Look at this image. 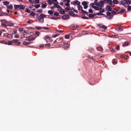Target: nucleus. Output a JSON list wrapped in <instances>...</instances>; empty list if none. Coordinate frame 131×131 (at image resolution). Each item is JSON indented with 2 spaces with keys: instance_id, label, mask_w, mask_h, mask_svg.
I'll return each mask as SVG.
<instances>
[{
  "instance_id": "obj_1",
  "label": "nucleus",
  "mask_w": 131,
  "mask_h": 131,
  "mask_svg": "<svg viewBox=\"0 0 131 131\" xmlns=\"http://www.w3.org/2000/svg\"><path fill=\"white\" fill-rule=\"evenodd\" d=\"M1 22L2 23L1 25L2 26H3L5 27H6L7 26L6 24H7V21L5 19H3L1 20Z\"/></svg>"
},
{
  "instance_id": "obj_2",
  "label": "nucleus",
  "mask_w": 131,
  "mask_h": 131,
  "mask_svg": "<svg viewBox=\"0 0 131 131\" xmlns=\"http://www.w3.org/2000/svg\"><path fill=\"white\" fill-rule=\"evenodd\" d=\"M1 43H2L8 45H11L13 43V40L12 41L9 40L7 42L5 41H2Z\"/></svg>"
},
{
  "instance_id": "obj_3",
  "label": "nucleus",
  "mask_w": 131,
  "mask_h": 131,
  "mask_svg": "<svg viewBox=\"0 0 131 131\" xmlns=\"http://www.w3.org/2000/svg\"><path fill=\"white\" fill-rule=\"evenodd\" d=\"M13 43H14V44L16 46H19L21 44V42H19L17 39L13 40Z\"/></svg>"
},
{
  "instance_id": "obj_4",
  "label": "nucleus",
  "mask_w": 131,
  "mask_h": 131,
  "mask_svg": "<svg viewBox=\"0 0 131 131\" xmlns=\"http://www.w3.org/2000/svg\"><path fill=\"white\" fill-rule=\"evenodd\" d=\"M38 19L39 22L42 23L44 22V18L40 15L38 17Z\"/></svg>"
},
{
  "instance_id": "obj_5",
  "label": "nucleus",
  "mask_w": 131,
  "mask_h": 131,
  "mask_svg": "<svg viewBox=\"0 0 131 131\" xmlns=\"http://www.w3.org/2000/svg\"><path fill=\"white\" fill-rule=\"evenodd\" d=\"M104 5V4L103 3V2L102 1H101L99 2L97 4V6L99 7H103Z\"/></svg>"
},
{
  "instance_id": "obj_6",
  "label": "nucleus",
  "mask_w": 131,
  "mask_h": 131,
  "mask_svg": "<svg viewBox=\"0 0 131 131\" xmlns=\"http://www.w3.org/2000/svg\"><path fill=\"white\" fill-rule=\"evenodd\" d=\"M98 26L100 28H102L104 29H106L107 28V26L104 25H102L101 24H98Z\"/></svg>"
},
{
  "instance_id": "obj_7",
  "label": "nucleus",
  "mask_w": 131,
  "mask_h": 131,
  "mask_svg": "<svg viewBox=\"0 0 131 131\" xmlns=\"http://www.w3.org/2000/svg\"><path fill=\"white\" fill-rule=\"evenodd\" d=\"M70 47V45L68 43L64 44L63 46V48L64 49H66L67 48H69Z\"/></svg>"
},
{
  "instance_id": "obj_8",
  "label": "nucleus",
  "mask_w": 131,
  "mask_h": 131,
  "mask_svg": "<svg viewBox=\"0 0 131 131\" xmlns=\"http://www.w3.org/2000/svg\"><path fill=\"white\" fill-rule=\"evenodd\" d=\"M69 18V16L68 15H64L62 17V19L64 20H66L68 19Z\"/></svg>"
},
{
  "instance_id": "obj_9",
  "label": "nucleus",
  "mask_w": 131,
  "mask_h": 131,
  "mask_svg": "<svg viewBox=\"0 0 131 131\" xmlns=\"http://www.w3.org/2000/svg\"><path fill=\"white\" fill-rule=\"evenodd\" d=\"M47 6V3L45 2H43L41 3V8H45Z\"/></svg>"
},
{
  "instance_id": "obj_10",
  "label": "nucleus",
  "mask_w": 131,
  "mask_h": 131,
  "mask_svg": "<svg viewBox=\"0 0 131 131\" xmlns=\"http://www.w3.org/2000/svg\"><path fill=\"white\" fill-rule=\"evenodd\" d=\"M115 29L118 31H121L123 30V29L122 28V27L121 26L116 27Z\"/></svg>"
},
{
  "instance_id": "obj_11",
  "label": "nucleus",
  "mask_w": 131,
  "mask_h": 131,
  "mask_svg": "<svg viewBox=\"0 0 131 131\" xmlns=\"http://www.w3.org/2000/svg\"><path fill=\"white\" fill-rule=\"evenodd\" d=\"M63 39L62 38H59L57 39V41L58 43H61L62 42Z\"/></svg>"
},
{
  "instance_id": "obj_12",
  "label": "nucleus",
  "mask_w": 131,
  "mask_h": 131,
  "mask_svg": "<svg viewBox=\"0 0 131 131\" xmlns=\"http://www.w3.org/2000/svg\"><path fill=\"white\" fill-rule=\"evenodd\" d=\"M78 26L75 25H71L70 27V28L73 30H74L76 29L77 27H78Z\"/></svg>"
},
{
  "instance_id": "obj_13",
  "label": "nucleus",
  "mask_w": 131,
  "mask_h": 131,
  "mask_svg": "<svg viewBox=\"0 0 131 131\" xmlns=\"http://www.w3.org/2000/svg\"><path fill=\"white\" fill-rule=\"evenodd\" d=\"M106 9L108 11H111L112 10V8L109 5L107 6L106 7Z\"/></svg>"
},
{
  "instance_id": "obj_14",
  "label": "nucleus",
  "mask_w": 131,
  "mask_h": 131,
  "mask_svg": "<svg viewBox=\"0 0 131 131\" xmlns=\"http://www.w3.org/2000/svg\"><path fill=\"white\" fill-rule=\"evenodd\" d=\"M19 9H24L25 7V6L24 5H19Z\"/></svg>"
},
{
  "instance_id": "obj_15",
  "label": "nucleus",
  "mask_w": 131,
  "mask_h": 131,
  "mask_svg": "<svg viewBox=\"0 0 131 131\" xmlns=\"http://www.w3.org/2000/svg\"><path fill=\"white\" fill-rule=\"evenodd\" d=\"M7 26H12L14 25V23L11 21H9L7 22Z\"/></svg>"
},
{
  "instance_id": "obj_16",
  "label": "nucleus",
  "mask_w": 131,
  "mask_h": 131,
  "mask_svg": "<svg viewBox=\"0 0 131 131\" xmlns=\"http://www.w3.org/2000/svg\"><path fill=\"white\" fill-rule=\"evenodd\" d=\"M119 4L120 5H122L125 6L126 3H125V1L123 0V1H120L119 2Z\"/></svg>"
},
{
  "instance_id": "obj_17",
  "label": "nucleus",
  "mask_w": 131,
  "mask_h": 131,
  "mask_svg": "<svg viewBox=\"0 0 131 131\" xmlns=\"http://www.w3.org/2000/svg\"><path fill=\"white\" fill-rule=\"evenodd\" d=\"M32 43V42H27L26 41H24L23 42V44L24 45H27L28 44H30Z\"/></svg>"
},
{
  "instance_id": "obj_18",
  "label": "nucleus",
  "mask_w": 131,
  "mask_h": 131,
  "mask_svg": "<svg viewBox=\"0 0 131 131\" xmlns=\"http://www.w3.org/2000/svg\"><path fill=\"white\" fill-rule=\"evenodd\" d=\"M54 8H59V10L61 9L62 10V8L59 5H54Z\"/></svg>"
},
{
  "instance_id": "obj_19",
  "label": "nucleus",
  "mask_w": 131,
  "mask_h": 131,
  "mask_svg": "<svg viewBox=\"0 0 131 131\" xmlns=\"http://www.w3.org/2000/svg\"><path fill=\"white\" fill-rule=\"evenodd\" d=\"M44 39L47 41H48L50 39V38L48 36H46L44 37Z\"/></svg>"
},
{
  "instance_id": "obj_20",
  "label": "nucleus",
  "mask_w": 131,
  "mask_h": 131,
  "mask_svg": "<svg viewBox=\"0 0 131 131\" xmlns=\"http://www.w3.org/2000/svg\"><path fill=\"white\" fill-rule=\"evenodd\" d=\"M78 7L79 10H81V12H83V10H83L82 9V6L80 5H78Z\"/></svg>"
},
{
  "instance_id": "obj_21",
  "label": "nucleus",
  "mask_w": 131,
  "mask_h": 131,
  "mask_svg": "<svg viewBox=\"0 0 131 131\" xmlns=\"http://www.w3.org/2000/svg\"><path fill=\"white\" fill-rule=\"evenodd\" d=\"M129 42L127 41L125 42L123 44V45L124 46H127L128 45Z\"/></svg>"
},
{
  "instance_id": "obj_22",
  "label": "nucleus",
  "mask_w": 131,
  "mask_h": 131,
  "mask_svg": "<svg viewBox=\"0 0 131 131\" xmlns=\"http://www.w3.org/2000/svg\"><path fill=\"white\" fill-rule=\"evenodd\" d=\"M7 8L8 9H13V6L12 5L10 4L9 5L7 6Z\"/></svg>"
},
{
  "instance_id": "obj_23",
  "label": "nucleus",
  "mask_w": 131,
  "mask_h": 131,
  "mask_svg": "<svg viewBox=\"0 0 131 131\" xmlns=\"http://www.w3.org/2000/svg\"><path fill=\"white\" fill-rule=\"evenodd\" d=\"M73 3L74 5L76 4L78 5H79L80 4V2L78 1H73Z\"/></svg>"
},
{
  "instance_id": "obj_24",
  "label": "nucleus",
  "mask_w": 131,
  "mask_h": 131,
  "mask_svg": "<svg viewBox=\"0 0 131 131\" xmlns=\"http://www.w3.org/2000/svg\"><path fill=\"white\" fill-rule=\"evenodd\" d=\"M13 35L12 34H8L7 38L11 39L13 38Z\"/></svg>"
},
{
  "instance_id": "obj_25",
  "label": "nucleus",
  "mask_w": 131,
  "mask_h": 131,
  "mask_svg": "<svg viewBox=\"0 0 131 131\" xmlns=\"http://www.w3.org/2000/svg\"><path fill=\"white\" fill-rule=\"evenodd\" d=\"M48 13L50 15H52L53 14L54 11H52V10H49L48 11Z\"/></svg>"
},
{
  "instance_id": "obj_26",
  "label": "nucleus",
  "mask_w": 131,
  "mask_h": 131,
  "mask_svg": "<svg viewBox=\"0 0 131 131\" xmlns=\"http://www.w3.org/2000/svg\"><path fill=\"white\" fill-rule=\"evenodd\" d=\"M19 5H14V8L16 10L18 8L19 9Z\"/></svg>"
},
{
  "instance_id": "obj_27",
  "label": "nucleus",
  "mask_w": 131,
  "mask_h": 131,
  "mask_svg": "<svg viewBox=\"0 0 131 131\" xmlns=\"http://www.w3.org/2000/svg\"><path fill=\"white\" fill-rule=\"evenodd\" d=\"M125 9H122L121 10L118 12L117 13V14H120L121 13H122L124 12L125 11Z\"/></svg>"
},
{
  "instance_id": "obj_28",
  "label": "nucleus",
  "mask_w": 131,
  "mask_h": 131,
  "mask_svg": "<svg viewBox=\"0 0 131 131\" xmlns=\"http://www.w3.org/2000/svg\"><path fill=\"white\" fill-rule=\"evenodd\" d=\"M88 51L89 52L91 53H93L94 51V49L91 48H90L89 49Z\"/></svg>"
},
{
  "instance_id": "obj_29",
  "label": "nucleus",
  "mask_w": 131,
  "mask_h": 131,
  "mask_svg": "<svg viewBox=\"0 0 131 131\" xmlns=\"http://www.w3.org/2000/svg\"><path fill=\"white\" fill-rule=\"evenodd\" d=\"M3 3L4 5H5L7 6H8V5L9 4V2L5 1L4 2H3Z\"/></svg>"
},
{
  "instance_id": "obj_30",
  "label": "nucleus",
  "mask_w": 131,
  "mask_h": 131,
  "mask_svg": "<svg viewBox=\"0 0 131 131\" xmlns=\"http://www.w3.org/2000/svg\"><path fill=\"white\" fill-rule=\"evenodd\" d=\"M100 13V12L97 13H96L95 14V15H99V16H101V15H104V14L102 13Z\"/></svg>"
},
{
  "instance_id": "obj_31",
  "label": "nucleus",
  "mask_w": 131,
  "mask_h": 131,
  "mask_svg": "<svg viewBox=\"0 0 131 131\" xmlns=\"http://www.w3.org/2000/svg\"><path fill=\"white\" fill-rule=\"evenodd\" d=\"M114 4H117L118 3V2L117 0H113V1Z\"/></svg>"
},
{
  "instance_id": "obj_32",
  "label": "nucleus",
  "mask_w": 131,
  "mask_h": 131,
  "mask_svg": "<svg viewBox=\"0 0 131 131\" xmlns=\"http://www.w3.org/2000/svg\"><path fill=\"white\" fill-rule=\"evenodd\" d=\"M124 1H125L126 4H130L131 2L129 0H124Z\"/></svg>"
},
{
  "instance_id": "obj_33",
  "label": "nucleus",
  "mask_w": 131,
  "mask_h": 131,
  "mask_svg": "<svg viewBox=\"0 0 131 131\" xmlns=\"http://www.w3.org/2000/svg\"><path fill=\"white\" fill-rule=\"evenodd\" d=\"M30 15L32 16H35V13L33 12H31L30 14Z\"/></svg>"
},
{
  "instance_id": "obj_34",
  "label": "nucleus",
  "mask_w": 131,
  "mask_h": 131,
  "mask_svg": "<svg viewBox=\"0 0 131 131\" xmlns=\"http://www.w3.org/2000/svg\"><path fill=\"white\" fill-rule=\"evenodd\" d=\"M34 6L36 8H38L40 7V5L39 4L35 5H34Z\"/></svg>"
},
{
  "instance_id": "obj_35",
  "label": "nucleus",
  "mask_w": 131,
  "mask_h": 131,
  "mask_svg": "<svg viewBox=\"0 0 131 131\" xmlns=\"http://www.w3.org/2000/svg\"><path fill=\"white\" fill-rule=\"evenodd\" d=\"M40 16H42L43 18H45L46 17L47 15L45 14H40Z\"/></svg>"
},
{
  "instance_id": "obj_36",
  "label": "nucleus",
  "mask_w": 131,
  "mask_h": 131,
  "mask_svg": "<svg viewBox=\"0 0 131 131\" xmlns=\"http://www.w3.org/2000/svg\"><path fill=\"white\" fill-rule=\"evenodd\" d=\"M82 4L84 6H86L87 5V3L85 1H84L82 3Z\"/></svg>"
},
{
  "instance_id": "obj_37",
  "label": "nucleus",
  "mask_w": 131,
  "mask_h": 131,
  "mask_svg": "<svg viewBox=\"0 0 131 131\" xmlns=\"http://www.w3.org/2000/svg\"><path fill=\"white\" fill-rule=\"evenodd\" d=\"M97 50H99V51H102L103 50L102 48L100 47H98L97 48Z\"/></svg>"
},
{
  "instance_id": "obj_38",
  "label": "nucleus",
  "mask_w": 131,
  "mask_h": 131,
  "mask_svg": "<svg viewBox=\"0 0 131 131\" xmlns=\"http://www.w3.org/2000/svg\"><path fill=\"white\" fill-rule=\"evenodd\" d=\"M25 12L27 13H30V10H29L28 8H26L25 10Z\"/></svg>"
},
{
  "instance_id": "obj_39",
  "label": "nucleus",
  "mask_w": 131,
  "mask_h": 131,
  "mask_svg": "<svg viewBox=\"0 0 131 131\" xmlns=\"http://www.w3.org/2000/svg\"><path fill=\"white\" fill-rule=\"evenodd\" d=\"M100 12V13H103L104 12V10L103 9H102L101 8H99Z\"/></svg>"
},
{
  "instance_id": "obj_40",
  "label": "nucleus",
  "mask_w": 131,
  "mask_h": 131,
  "mask_svg": "<svg viewBox=\"0 0 131 131\" xmlns=\"http://www.w3.org/2000/svg\"><path fill=\"white\" fill-rule=\"evenodd\" d=\"M88 15L90 17H93L95 16V14L94 15L90 14H89Z\"/></svg>"
},
{
  "instance_id": "obj_41",
  "label": "nucleus",
  "mask_w": 131,
  "mask_h": 131,
  "mask_svg": "<svg viewBox=\"0 0 131 131\" xmlns=\"http://www.w3.org/2000/svg\"><path fill=\"white\" fill-rule=\"evenodd\" d=\"M111 14V12H106V14L107 15V16H106V17L107 18H108V16H109V15H110Z\"/></svg>"
},
{
  "instance_id": "obj_42",
  "label": "nucleus",
  "mask_w": 131,
  "mask_h": 131,
  "mask_svg": "<svg viewBox=\"0 0 131 131\" xmlns=\"http://www.w3.org/2000/svg\"><path fill=\"white\" fill-rule=\"evenodd\" d=\"M48 3L50 5H51L53 3L52 1H51V0H48Z\"/></svg>"
},
{
  "instance_id": "obj_43",
  "label": "nucleus",
  "mask_w": 131,
  "mask_h": 131,
  "mask_svg": "<svg viewBox=\"0 0 131 131\" xmlns=\"http://www.w3.org/2000/svg\"><path fill=\"white\" fill-rule=\"evenodd\" d=\"M70 35L69 34L66 35L65 36V38L66 39H69L70 37Z\"/></svg>"
},
{
  "instance_id": "obj_44",
  "label": "nucleus",
  "mask_w": 131,
  "mask_h": 131,
  "mask_svg": "<svg viewBox=\"0 0 131 131\" xmlns=\"http://www.w3.org/2000/svg\"><path fill=\"white\" fill-rule=\"evenodd\" d=\"M60 11V13L61 14H63L65 13V11L64 10H62H62L61 9H59Z\"/></svg>"
},
{
  "instance_id": "obj_45",
  "label": "nucleus",
  "mask_w": 131,
  "mask_h": 131,
  "mask_svg": "<svg viewBox=\"0 0 131 131\" xmlns=\"http://www.w3.org/2000/svg\"><path fill=\"white\" fill-rule=\"evenodd\" d=\"M112 63L114 64H116L117 62L115 61V59H113L112 60Z\"/></svg>"
},
{
  "instance_id": "obj_46",
  "label": "nucleus",
  "mask_w": 131,
  "mask_h": 131,
  "mask_svg": "<svg viewBox=\"0 0 131 131\" xmlns=\"http://www.w3.org/2000/svg\"><path fill=\"white\" fill-rule=\"evenodd\" d=\"M96 58H101L102 57H104V56H100V55H96Z\"/></svg>"
},
{
  "instance_id": "obj_47",
  "label": "nucleus",
  "mask_w": 131,
  "mask_h": 131,
  "mask_svg": "<svg viewBox=\"0 0 131 131\" xmlns=\"http://www.w3.org/2000/svg\"><path fill=\"white\" fill-rule=\"evenodd\" d=\"M93 8L96 10H98L99 9V8L98 7L95 6H94V7H93Z\"/></svg>"
},
{
  "instance_id": "obj_48",
  "label": "nucleus",
  "mask_w": 131,
  "mask_h": 131,
  "mask_svg": "<svg viewBox=\"0 0 131 131\" xmlns=\"http://www.w3.org/2000/svg\"><path fill=\"white\" fill-rule=\"evenodd\" d=\"M54 16H58L59 15V13L57 12H55L54 15Z\"/></svg>"
},
{
  "instance_id": "obj_49",
  "label": "nucleus",
  "mask_w": 131,
  "mask_h": 131,
  "mask_svg": "<svg viewBox=\"0 0 131 131\" xmlns=\"http://www.w3.org/2000/svg\"><path fill=\"white\" fill-rule=\"evenodd\" d=\"M56 31L57 32H58L60 33H61L63 32V31H62V30H56Z\"/></svg>"
},
{
  "instance_id": "obj_50",
  "label": "nucleus",
  "mask_w": 131,
  "mask_h": 131,
  "mask_svg": "<svg viewBox=\"0 0 131 131\" xmlns=\"http://www.w3.org/2000/svg\"><path fill=\"white\" fill-rule=\"evenodd\" d=\"M59 35V34H54L53 35V37L54 38H55V37H56L58 36Z\"/></svg>"
},
{
  "instance_id": "obj_51",
  "label": "nucleus",
  "mask_w": 131,
  "mask_h": 131,
  "mask_svg": "<svg viewBox=\"0 0 131 131\" xmlns=\"http://www.w3.org/2000/svg\"><path fill=\"white\" fill-rule=\"evenodd\" d=\"M97 2V0H95L94 2V4L96 6L97 5V4L98 3Z\"/></svg>"
},
{
  "instance_id": "obj_52",
  "label": "nucleus",
  "mask_w": 131,
  "mask_h": 131,
  "mask_svg": "<svg viewBox=\"0 0 131 131\" xmlns=\"http://www.w3.org/2000/svg\"><path fill=\"white\" fill-rule=\"evenodd\" d=\"M108 3L110 5L112 4V0H108Z\"/></svg>"
},
{
  "instance_id": "obj_53",
  "label": "nucleus",
  "mask_w": 131,
  "mask_h": 131,
  "mask_svg": "<svg viewBox=\"0 0 131 131\" xmlns=\"http://www.w3.org/2000/svg\"><path fill=\"white\" fill-rule=\"evenodd\" d=\"M117 13L115 11H112L111 12V13L113 14H117Z\"/></svg>"
},
{
  "instance_id": "obj_54",
  "label": "nucleus",
  "mask_w": 131,
  "mask_h": 131,
  "mask_svg": "<svg viewBox=\"0 0 131 131\" xmlns=\"http://www.w3.org/2000/svg\"><path fill=\"white\" fill-rule=\"evenodd\" d=\"M94 3H91L90 4V6H91L93 8L95 6L94 5Z\"/></svg>"
},
{
  "instance_id": "obj_55",
  "label": "nucleus",
  "mask_w": 131,
  "mask_h": 131,
  "mask_svg": "<svg viewBox=\"0 0 131 131\" xmlns=\"http://www.w3.org/2000/svg\"><path fill=\"white\" fill-rule=\"evenodd\" d=\"M113 16L112 15L110 14V15L109 16H108V18L109 19H110L112 18Z\"/></svg>"
},
{
  "instance_id": "obj_56",
  "label": "nucleus",
  "mask_w": 131,
  "mask_h": 131,
  "mask_svg": "<svg viewBox=\"0 0 131 131\" xmlns=\"http://www.w3.org/2000/svg\"><path fill=\"white\" fill-rule=\"evenodd\" d=\"M115 48L117 50H119V45H118Z\"/></svg>"
},
{
  "instance_id": "obj_57",
  "label": "nucleus",
  "mask_w": 131,
  "mask_h": 131,
  "mask_svg": "<svg viewBox=\"0 0 131 131\" xmlns=\"http://www.w3.org/2000/svg\"><path fill=\"white\" fill-rule=\"evenodd\" d=\"M83 19H88V17H85V16H82L81 17Z\"/></svg>"
},
{
  "instance_id": "obj_58",
  "label": "nucleus",
  "mask_w": 131,
  "mask_h": 131,
  "mask_svg": "<svg viewBox=\"0 0 131 131\" xmlns=\"http://www.w3.org/2000/svg\"><path fill=\"white\" fill-rule=\"evenodd\" d=\"M83 12H82L84 13V14H85L86 15L88 16V12L84 11V10H83Z\"/></svg>"
},
{
  "instance_id": "obj_59",
  "label": "nucleus",
  "mask_w": 131,
  "mask_h": 131,
  "mask_svg": "<svg viewBox=\"0 0 131 131\" xmlns=\"http://www.w3.org/2000/svg\"><path fill=\"white\" fill-rule=\"evenodd\" d=\"M36 28L37 29H41L42 28V27H36Z\"/></svg>"
},
{
  "instance_id": "obj_60",
  "label": "nucleus",
  "mask_w": 131,
  "mask_h": 131,
  "mask_svg": "<svg viewBox=\"0 0 131 131\" xmlns=\"http://www.w3.org/2000/svg\"><path fill=\"white\" fill-rule=\"evenodd\" d=\"M51 44L50 43H48L47 44H46L45 45V46L46 47H50V46Z\"/></svg>"
},
{
  "instance_id": "obj_61",
  "label": "nucleus",
  "mask_w": 131,
  "mask_h": 131,
  "mask_svg": "<svg viewBox=\"0 0 131 131\" xmlns=\"http://www.w3.org/2000/svg\"><path fill=\"white\" fill-rule=\"evenodd\" d=\"M126 57V55L125 56L124 55H122L121 56H120V57L121 58H126L125 57Z\"/></svg>"
},
{
  "instance_id": "obj_62",
  "label": "nucleus",
  "mask_w": 131,
  "mask_h": 131,
  "mask_svg": "<svg viewBox=\"0 0 131 131\" xmlns=\"http://www.w3.org/2000/svg\"><path fill=\"white\" fill-rule=\"evenodd\" d=\"M8 34V33H6L4 34L3 35V36L4 37H6L7 38Z\"/></svg>"
},
{
  "instance_id": "obj_63",
  "label": "nucleus",
  "mask_w": 131,
  "mask_h": 131,
  "mask_svg": "<svg viewBox=\"0 0 131 131\" xmlns=\"http://www.w3.org/2000/svg\"><path fill=\"white\" fill-rule=\"evenodd\" d=\"M89 12L90 13H92L93 12L92 10L91 9H89Z\"/></svg>"
},
{
  "instance_id": "obj_64",
  "label": "nucleus",
  "mask_w": 131,
  "mask_h": 131,
  "mask_svg": "<svg viewBox=\"0 0 131 131\" xmlns=\"http://www.w3.org/2000/svg\"><path fill=\"white\" fill-rule=\"evenodd\" d=\"M127 10L128 11H129L131 10V6H129L127 8Z\"/></svg>"
}]
</instances>
